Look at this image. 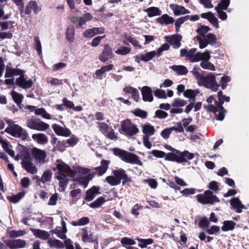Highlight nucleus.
<instances>
[{
  "instance_id": "c85d7f7f",
  "label": "nucleus",
  "mask_w": 249,
  "mask_h": 249,
  "mask_svg": "<svg viewBox=\"0 0 249 249\" xmlns=\"http://www.w3.org/2000/svg\"><path fill=\"white\" fill-rule=\"evenodd\" d=\"M100 188L97 186H93L86 192V199L87 201L92 200L97 194H100Z\"/></svg>"
},
{
  "instance_id": "f3484780",
  "label": "nucleus",
  "mask_w": 249,
  "mask_h": 249,
  "mask_svg": "<svg viewBox=\"0 0 249 249\" xmlns=\"http://www.w3.org/2000/svg\"><path fill=\"white\" fill-rule=\"evenodd\" d=\"M52 127L56 134L63 137H68L71 134V130L65 126H61L57 124H53Z\"/></svg>"
},
{
  "instance_id": "37998d69",
  "label": "nucleus",
  "mask_w": 249,
  "mask_h": 249,
  "mask_svg": "<svg viewBox=\"0 0 249 249\" xmlns=\"http://www.w3.org/2000/svg\"><path fill=\"white\" fill-rule=\"evenodd\" d=\"M66 36L67 40L70 42H72L74 40V29L72 26H69L67 28Z\"/></svg>"
},
{
  "instance_id": "e433bc0d",
  "label": "nucleus",
  "mask_w": 249,
  "mask_h": 249,
  "mask_svg": "<svg viewBox=\"0 0 249 249\" xmlns=\"http://www.w3.org/2000/svg\"><path fill=\"white\" fill-rule=\"evenodd\" d=\"M71 20L76 28H81L86 23V20H85L82 17H72L71 18Z\"/></svg>"
},
{
  "instance_id": "4468645a",
  "label": "nucleus",
  "mask_w": 249,
  "mask_h": 249,
  "mask_svg": "<svg viewBox=\"0 0 249 249\" xmlns=\"http://www.w3.org/2000/svg\"><path fill=\"white\" fill-rule=\"evenodd\" d=\"M41 10L36 1L31 0L26 4L25 8V13L27 15H29L33 11L35 14L38 13Z\"/></svg>"
},
{
  "instance_id": "5701e85b",
  "label": "nucleus",
  "mask_w": 249,
  "mask_h": 249,
  "mask_svg": "<svg viewBox=\"0 0 249 249\" xmlns=\"http://www.w3.org/2000/svg\"><path fill=\"white\" fill-rule=\"evenodd\" d=\"M141 92L144 101L149 102L153 101V97L152 94V90L150 87L147 86L142 87Z\"/></svg>"
},
{
  "instance_id": "7ed1b4c3",
  "label": "nucleus",
  "mask_w": 249,
  "mask_h": 249,
  "mask_svg": "<svg viewBox=\"0 0 249 249\" xmlns=\"http://www.w3.org/2000/svg\"><path fill=\"white\" fill-rule=\"evenodd\" d=\"M113 151L116 156L119 157L122 160L125 162L140 166L143 165L139 157L134 154L117 148H114Z\"/></svg>"
},
{
  "instance_id": "e2e57ef3",
  "label": "nucleus",
  "mask_w": 249,
  "mask_h": 249,
  "mask_svg": "<svg viewBox=\"0 0 249 249\" xmlns=\"http://www.w3.org/2000/svg\"><path fill=\"white\" fill-rule=\"evenodd\" d=\"M155 96L159 98L166 99L167 95L165 91L162 89H157L154 91Z\"/></svg>"
},
{
  "instance_id": "473e14b6",
  "label": "nucleus",
  "mask_w": 249,
  "mask_h": 249,
  "mask_svg": "<svg viewBox=\"0 0 249 249\" xmlns=\"http://www.w3.org/2000/svg\"><path fill=\"white\" fill-rule=\"evenodd\" d=\"M143 11L147 13V16L149 18L160 16L161 14V11L159 8L154 6L145 9Z\"/></svg>"
},
{
  "instance_id": "0e129e2a",
  "label": "nucleus",
  "mask_w": 249,
  "mask_h": 249,
  "mask_svg": "<svg viewBox=\"0 0 249 249\" xmlns=\"http://www.w3.org/2000/svg\"><path fill=\"white\" fill-rule=\"evenodd\" d=\"M98 125L100 130L104 134L107 133L110 129L108 124L105 123H98Z\"/></svg>"
},
{
  "instance_id": "20e7f679",
  "label": "nucleus",
  "mask_w": 249,
  "mask_h": 249,
  "mask_svg": "<svg viewBox=\"0 0 249 249\" xmlns=\"http://www.w3.org/2000/svg\"><path fill=\"white\" fill-rule=\"evenodd\" d=\"M6 122L9 124V126L5 129V132L11 134L14 137L21 138L23 140H27L29 138L27 132L21 126L13 124L11 120H8Z\"/></svg>"
},
{
  "instance_id": "6e6552de",
  "label": "nucleus",
  "mask_w": 249,
  "mask_h": 249,
  "mask_svg": "<svg viewBox=\"0 0 249 249\" xmlns=\"http://www.w3.org/2000/svg\"><path fill=\"white\" fill-rule=\"evenodd\" d=\"M197 199L198 202L203 204H213L219 201V199L209 190L205 191L203 194L198 195Z\"/></svg>"
},
{
  "instance_id": "f8f14e48",
  "label": "nucleus",
  "mask_w": 249,
  "mask_h": 249,
  "mask_svg": "<svg viewBox=\"0 0 249 249\" xmlns=\"http://www.w3.org/2000/svg\"><path fill=\"white\" fill-rule=\"evenodd\" d=\"M56 168L58 170V175L70 176H74V172L64 162L58 160H56Z\"/></svg>"
},
{
  "instance_id": "39448f33",
  "label": "nucleus",
  "mask_w": 249,
  "mask_h": 249,
  "mask_svg": "<svg viewBox=\"0 0 249 249\" xmlns=\"http://www.w3.org/2000/svg\"><path fill=\"white\" fill-rule=\"evenodd\" d=\"M74 172L83 175V176L79 177L75 179V180L84 186V188L88 186L89 181L92 179L95 175V173H90L91 170L90 169L81 167L76 168Z\"/></svg>"
},
{
  "instance_id": "4d7b16f0",
  "label": "nucleus",
  "mask_w": 249,
  "mask_h": 249,
  "mask_svg": "<svg viewBox=\"0 0 249 249\" xmlns=\"http://www.w3.org/2000/svg\"><path fill=\"white\" fill-rule=\"evenodd\" d=\"M24 195V193H19L17 195L9 197V200L10 202L16 203L18 202L22 198H23Z\"/></svg>"
},
{
  "instance_id": "bf43d9fd",
  "label": "nucleus",
  "mask_w": 249,
  "mask_h": 249,
  "mask_svg": "<svg viewBox=\"0 0 249 249\" xmlns=\"http://www.w3.org/2000/svg\"><path fill=\"white\" fill-rule=\"evenodd\" d=\"M2 147L7 151L10 156L12 157H14L15 156V152L12 149V146L8 143L7 141H6L2 145Z\"/></svg>"
},
{
  "instance_id": "3c124183",
  "label": "nucleus",
  "mask_w": 249,
  "mask_h": 249,
  "mask_svg": "<svg viewBox=\"0 0 249 249\" xmlns=\"http://www.w3.org/2000/svg\"><path fill=\"white\" fill-rule=\"evenodd\" d=\"M35 114L41 115L43 118L47 119H50L51 118L50 115L46 112L44 108L42 107L36 109Z\"/></svg>"
},
{
  "instance_id": "b1692460",
  "label": "nucleus",
  "mask_w": 249,
  "mask_h": 249,
  "mask_svg": "<svg viewBox=\"0 0 249 249\" xmlns=\"http://www.w3.org/2000/svg\"><path fill=\"white\" fill-rule=\"evenodd\" d=\"M176 153L179 155L180 163L185 162L188 160L193 159L195 157L194 154L190 153L187 150H185L182 152L178 150H176Z\"/></svg>"
},
{
  "instance_id": "ddd939ff",
  "label": "nucleus",
  "mask_w": 249,
  "mask_h": 249,
  "mask_svg": "<svg viewBox=\"0 0 249 249\" xmlns=\"http://www.w3.org/2000/svg\"><path fill=\"white\" fill-rule=\"evenodd\" d=\"M22 167L28 173L32 174H36L37 172V168L36 165L32 163L30 157H25L22 161Z\"/></svg>"
},
{
  "instance_id": "680f3d73",
  "label": "nucleus",
  "mask_w": 249,
  "mask_h": 249,
  "mask_svg": "<svg viewBox=\"0 0 249 249\" xmlns=\"http://www.w3.org/2000/svg\"><path fill=\"white\" fill-rule=\"evenodd\" d=\"M186 21V20L185 17H181L176 19V20L175 21V25L177 32H178L180 31L179 29L180 26Z\"/></svg>"
},
{
  "instance_id": "c756f323",
  "label": "nucleus",
  "mask_w": 249,
  "mask_h": 249,
  "mask_svg": "<svg viewBox=\"0 0 249 249\" xmlns=\"http://www.w3.org/2000/svg\"><path fill=\"white\" fill-rule=\"evenodd\" d=\"M174 21L175 19L174 18L166 14H163L157 19V22L161 25L172 24Z\"/></svg>"
},
{
  "instance_id": "ea45409f",
  "label": "nucleus",
  "mask_w": 249,
  "mask_h": 249,
  "mask_svg": "<svg viewBox=\"0 0 249 249\" xmlns=\"http://www.w3.org/2000/svg\"><path fill=\"white\" fill-rule=\"evenodd\" d=\"M142 132L144 135H147L148 137L153 135L155 132L154 126L149 124H146L142 126Z\"/></svg>"
},
{
  "instance_id": "a211bd4d",
  "label": "nucleus",
  "mask_w": 249,
  "mask_h": 249,
  "mask_svg": "<svg viewBox=\"0 0 249 249\" xmlns=\"http://www.w3.org/2000/svg\"><path fill=\"white\" fill-rule=\"evenodd\" d=\"M169 7L173 11L174 15L176 16L190 13V11L189 10L181 5L176 4H171Z\"/></svg>"
},
{
  "instance_id": "4be33fe9",
  "label": "nucleus",
  "mask_w": 249,
  "mask_h": 249,
  "mask_svg": "<svg viewBox=\"0 0 249 249\" xmlns=\"http://www.w3.org/2000/svg\"><path fill=\"white\" fill-rule=\"evenodd\" d=\"M201 17L202 18H206L212 23L216 29L219 28L218 19L215 17L214 15L211 12L202 13Z\"/></svg>"
},
{
  "instance_id": "72a5a7b5",
  "label": "nucleus",
  "mask_w": 249,
  "mask_h": 249,
  "mask_svg": "<svg viewBox=\"0 0 249 249\" xmlns=\"http://www.w3.org/2000/svg\"><path fill=\"white\" fill-rule=\"evenodd\" d=\"M68 176L62 175H56V178L59 180V189L60 191L64 192L65 190L68 183Z\"/></svg>"
},
{
  "instance_id": "774afa93",
  "label": "nucleus",
  "mask_w": 249,
  "mask_h": 249,
  "mask_svg": "<svg viewBox=\"0 0 249 249\" xmlns=\"http://www.w3.org/2000/svg\"><path fill=\"white\" fill-rule=\"evenodd\" d=\"M187 104L186 101L179 99H176L173 103L172 104V106L174 107H184Z\"/></svg>"
},
{
  "instance_id": "f257e3e1",
  "label": "nucleus",
  "mask_w": 249,
  "mask_h": 249,
  "mask_svg": "<svg viewBox=\"0 0 249 249\" xmlns=\"http://www.w3.org/2000/svg\"><path fill=\"white\" fill-rule=\"evenodd\" d=\"M24 71L18 69L7 68L5 73V83L7 85L13 86L16 83L22 89L30 88L33 82L31 79L27 80L24 76Z\"/></svg>"
},
{
  "instance_id": "aec40b11",
  "label": "nucleus",
  "mask_w": 249,
  "mask_h": 249,
  "mask_svg": "<svg viewBox=\"0 0 249 249\" xmlns=\"http://www.w3.org/2000/svg\"><path fill=\"white\" fill-rule=\"evenodd\" d=\"M104 31L105 29L103 27L89 29L83 33V36L86 38H91L97 34L104 33Z\"/></svg>"
},
{
  "instance_id": "cd10ccee",
  "label": "nucleus",
  "mask_w": 249,
  "mask_h": 249,
  "mask_svg": "<svg viewBox=\"0 0 249 249\" xmlns=\"http://www.w3.org/2000/svg\"><path fill=\"white\" fill-rule=\"evenodd\" d=\"M32 153L34 158L39 162H43L46 157V152L42 150L34 148L32 150Z\"/></svg>"
},
{
  "instance_id": "de8ad7c7",
  "label": "nucleus",
  "mask_w": 249,
  "mask_h": 249,
  "mask_svg": "<svg viewBox=\"0 0 249 249\" xmlns=\"http://www.w3.org/2000/svg\"><path fill=\"white\" fill-rule=\"evenodd\" d=\"M157 55V52L155 51L148 52L145 54H142V61L147 62L151 60L153 57Z\"/></svg>"
},
{
  "instance_id": "79ce46f5",
  "label": "nucleus",
  "mask_w": 249,
  "mask_h": 249,
  "mask_svg": "<svg viewBox=\"0 0 249 249\" xmlns=\"http://www.w3.org/2000/svg\"><path fill=\"white\" fill-rule=\"evenodd\" d=\"M136 240L139 242V247L142 249L146 248L147 245H151L154 242L153 240L151 238L144 239L137 237Z\"/></svg>"
},
{
  "instance_id": "a878e982",
  "label": "nucleus",
  "mask_w": 249,
  "mask_h": 249,
  "mask_svg": "<svg viewBox=\"0 0 249 249\" xmlns=\"http://www.w3.org/2000/svg\"><path fill=\"white\" fill-rule=\"evenodd\" d=\"M31 231L36 237L42 240H47L49 239L50 237V234L49 232L45 231L35 229H32Z\"/></svg>"
},
{
  "instance_id": "9d476101",
  "label": "nucleus",
  "mask_w": 249,
  "mask_h": 249,
  "mask_svg": "<svg viewBox=\"0 0 249 249\" xmlns=\"http://www.w3.org/2000/svg\"><path fill=\"white\" fill-rule=\"evenodd\" d=\"M27 126L32 129L43 131L49 128V125L39 119H29L27 121Z\"/></svg>"
},
{
  "instance_id": "13d9d810",
  "label": "nucleus",
  "mask_w": 249,
  "mask_h": 249,
  "mask_svg": "<svg viewBox=\"0 0 249 249\" xmlns=\"http://www.w3.org/2000/svg\"><path fill=\"white\" fill-rule=\"evenodd\" d=\"M131 51V49L127 47H121L116 50L115 52L119 55H126Z\"/></svg>"
},
{
  "instance_id": "f704fd0d",
  "label": "nucleus",
  "mask_w": 249,
  "mask_h": 249,
  "mask_svg": "<svg viewBox=\"0 0 249 249\" xmlns=\"http://www.w3.org/2000/svg\"><path fill=\"white\" fill-rule=\"evenodd\" d=\"M112 55V52L111 48L108 45H106L104 49L102 54L100 56V60L105 62L108 59L111 58Z\"/></svg>"
},
{
  "instance_id": "a19ab883",
  "label": "nucleus",
  "mask_w": 249,
  "mask_h": 249,
  "mask_svg": "<svg viewBox=\"0 0 249 249\" xmlns=\"http://www.w3.org/2000/svg\"><path fill=\"white\" fill-rule=\"evenodd\" d=\"M235 223L233 221H225L223 222V225L221 227V229L224 231H232L234 229Z\"/></svg>"
},
{
  "instance_id": "1a4fd4ad",
  "label": "nucleus",
  "mask_w": 249,
  "mask_h": 249,
  "mask_svg": "<svg viewBox=\"0 0 249 249\" xmlns=\"http://www.w3.org/2000/svg\"><path fill=\"white\" fill-rule=\"evenodd\" d=\"M121 129L123 134L130 136L135 135L139 132L136 125L133 124L129 120L122 122Z\"/></svg>"
},
{
  "instance_id": "58836bf2",
  "label": "nucleus",
  "mask_w": 249,
  "mask_h": 249,
  "mask_svg": "<svg viewBox=\"0 0 249 249\" xmlns=\"http://www.w3.org/2000/svg\"><path fill=\"white\" fill-rule=\"evenodd\" d=\"M81 236L82 240L84 242H92L94 240L92 234L91 233H89L85 229H82Z\"/></svg>"
},
{
  "instance_id": "bb28decb",
  "label": "nucleus",
  "mask_w": 249,
  "mask_h": 249,
  "mask_svg": "<svg viewBox=\"0 0 249 249\" xmlns=\"http://www.w3.org/2000/svg\"><path fill=\"white\" fill-rule=\"evenodd\" d=\"M34 141L40 144H45L48 142V137L43 133L34 134L32 136Z\"/></svg>"
},
{
  "instance_id": "49530a36",
  "label": "nucleus",
  "mask_w": 249,
  "mask_h": 249,
  "mask_svg": "<svg viewBox=\"0 0 249 249\" xmlns=\"http://www.w3.org/2000/svg\"><path fill=\"white\" fill-rule=\"evenodd\" d=\"M15 26L14 21H9L0 22V30L1 31L6 30L9 28H11Z\"/></svg>"
},
{
  "instance_id": "2eb2a0df",
  "label": "nucleus",
  "mask_w": 249,
  "mask_h": 249,
  "mask_svg": "<svg viewBox=\"0 0 249 249\" xmlns=\"http://www.w3.org/2000/svg\"><path fill=\"white\" fill-rule=\"evenodd\" d=\"M61 226L57 227L53 231V233H55L58 237L62 239H66L65 233L67 232V229L66 224L63 217H61Z\"/></svg>"
},
{
  "instance_id": "6ab92c4d",
  "label": "nucleus",
  "mask_w": 249,
  "mask_h": 249,
  "mask_svg": "<svg viewBox=\"0 0 249 249\" xmlns=\"http://www.w3.org/2000/svg\"><path fill=\"white\" fill-rule=\"evenodd\" d=\"M113 174L116 177L117 179H119L120 180V182H121V180H123V184H124V183L126 182H131V179L128 177L127 175L125 173V171L123 169H117L113 170Z\"/></svg>"
},
{
  "instance_id": "864d4df0",
  "label": "nucleus",
  "mask_w": 249,
  "mask_h": 249,
  "mask_svg": "<svg viewBox=\"0 0 249 249\" xmlns=\"http://www.w3.org/2000/svg\"><path fill=\"white\" fill-rule=\"evenodd\" d=\"M12 96L14 101L18 105H19L21 104L23 98V96L22 94L15 91L12 92Z\"/></svg>"
},
{
  "instance_id": "9b49d317",
  "label": "nucleus",
  "mask_w": 249,
  "mask_h": 249,
  "mask_svg": "<svg viewBox=\"0 0 249 249\" xmlns=\"http://www.w3.org/2000/svg\"><path fill=\"white\" fill-rule=\"evenodd\" d=\"M199 44L200 49H204L207 46L208 44L213 45L216 42V36L212 33H209L204 37L197 36L196 37Z\"/></svg>"
},
{
  "instance_id": "338daca9",
  "label": "nucleus",
  "mask_w": 249,
  "mask_h": 249,
  "mask_svg": "<svg viewBox=\"0 0 249 249\" xmlns=\"http://www.w3.org/2000/svg\"><path fill=\"white\" fill-rule=\"evenodd\" d=\"M210 30V28L207 26H201L198 28L197 29V32L199 35L202 36V37H204V35Z\"/></svg>"
},
{
  "instance_id": "09e8293b",
  "label": "nucleus",
  "mask_w": 249,
  "mask_h": 249,
  "mask_svg": "<svg viewBox=\"0 0 249 249\" xmlns=\"http://www.w3.org/2000/svg\"><path fill=\"white\" fill-rule=\"evenodd\" d=\"M26 233V231L23 230H12L9 231L8 234L10 238H15L23 236Z\"/></svg>"
},
{
  "instance_id": "c9c22d12",
  "label": "nucleus",
  "mask_w": 249,
  "mask_h": 249,
  "mask_svg": "<svg viewBox=\"0 0 249 249\" xmlns=\"http://www.w3.org/2000/svg\"><path fill=\"white\" fill-rule=\"evenodd\" d=\"M47 242L50 248H53L56 249H62L64 247L63 243L57 239H49Z\"/></svg>"
},
{
  "instance_id": "0eeeda50",
  "label": "nucleus",
  "mask_w": 249,
  "mask_h": 249,
  "mask_svg": "<svg viewBox=\"0 0 249 249\" xmlns=\"http://www.w3.org/2000/svg\"><path fill=\"white\" fill-rule=\"evenodd\" d=\"M199 85L210 89L213 91H216L219 87V85L216 81L215 75L211 72L207 76H203Z\"/></svg>"
},
{
  "instance_id": "5fc2aeb1",
  "label": "nucleus",
  "mask_w": 249,
  "mask_h": 249,
  "mask_svg": "<svg viewBox=\"0 0 249 249\" xmlns=\"http://www.w3.org/2000/svg\"><path fill=\"white\" fill-rule=\"evenodd\" d=\"M200 70V69L199 68L195 67V68H194L193 70L191 71V72L193 74V76L197 80L198 84L200 83V81L202 80V78L203 77V76H202L199 72Z\"/></svg>"
},
{
  "instance_id": "8fccbe9b",
  "label": "nucleus",
  "mask_w": 249,
  "mask_h": 249,
  "mask_svg": "<svg viewBox=\"0 0 249 249\" xmlns=\"http://www.w3.org/2000/svg\"><path fill=\"white\" fill-rule=\"evenodd\" d=\"M89 222V219L88 217H83L78 221H72L71 224L74 226H82L87 225Z\"/></svg>"
},
{
  "instance_id": "2f4dec72",
  "label": "nucleus",
  "mask_w": 249,
  "mask_h": 249,
  "mask_svg": "<svg viewBox=\"0 0 249 249\" xmlns=\"http://www.w3.org/2000/svg\"><path fill=\"white\" fill-rule=\"evenodd\" d=\"M109 163V160H103L101 162V165L95 168L99 176H102L106 172Z\"/></svg>"
},
{
  "instance_id": "393cba45",
  "label": "nucleus",
  "mask_w": 249,
  "mask_h": 249,
  "mask_svg": "<svg viewBox=\"0 0 249 249\" xmlns=\"http://www.w3.org/2000/svg\"><path fill=\"white\" fill-rule=\"evenodd\" d=\"M203 53H208L209 54V58L207 59H202L199 61H202L200 63V66L204 69H207L211 71H215L214 66L209 61L211 58L210 52L206 51Z\"/></svg>"
},
{
  "instance_id": "412c9836",
  "label": "nucleus",
  "mask_w": 249,
  "mask_h": 249,
  "mask_svg": "<svg viewBox=\"0 0 249 249\" xmlns=\"http://www.w3.org/2000/svg\"><path fill=\"white\" fill-rule=\"evenodd\" d=\"M181 38V36L180 35H174L166 37L167 41L173 46L175 49H178L181 46L180 41Z\"/></svg>"
},
{
  "instance_id": "dca6fc26",
  "label": "nucleus",
  "mask_w": 249,
  "mask_h": 249,
  "mask_svg": "<svg viewBox=\"0 0 249 249\" xmlns=\"http://www.w3.org/2000/svg\"><path fill=\"white\" fill-rule=\"evenodd\" d=\"M6 244L11 249H18L24 248L26 242L21 239L9 240L6 241Z\"/></svg>"
},
{
  "instance_id": "f03ea898",
  "label": "nucleus",
  "mask_w": 249,
  "mask_h": 249,
  "mask_svg": "<svg viewBox=\"0 0 249 249\" xmlns=\"http://www.w3.org/2000/svg\"><path fill=\"white\" fill-rule=\"evenodd\" d=\"M223 97L222 101L218 102L214 99L213 96H211L207 99V104L204 105L206 110L214 113L216 119L219 121L223 120L225 117L224 113L226 112V110L222 106L224 102L225 101L229 102L230 100V98L229 96L224 95Z\"/></svg>"
},
{
  "instance_id": "69168bd1",
  "label": "nucleus",
  "mask_w": 249,
  "mask_h": 249,
  "mask_svg": "<svg viewBox=\"0 0 249 249\" xmlns=\"http://www.w3.org/2000/svg\"><path fill=\"white\" fill-rule=\"evenodd\" d=\"M48 83L50 84L52 86H57L62 84V80H59L57 78H48L47 79Z\"/></svg>"
},
{
  "instance_id": "a18cd8bd",
  "label": "nucleus",
  "mask_w": 249,
  "mask_h": 249,
  "mask_svg": "<svg viewBox=\"0 0 249 249\" xmlns=\"http://www.w3.org/2000/svg\"><path fill=\"white\" fill-rule=\"evenodd\" d=\"M165 160L168 161H176L180 163V160H179V155H176L175 153H169L166 154L165 156Z\"/></svg>"
},
{
  "instance_id": "7c9ffc66",
  "label": "nucleus",
  "mask_w": 249,
  "mask_h": 249,
  "mask_svg": "<svg viewBox=\"0 0 249 249\" xmlns=\"http://www.w3.org/2000/svg\"><path fill=\"white\" fill-rule=\"evenodd\" d=\"M230 204L235 210L236 212L238 213H241L242 209L244 207L240 200L237 197L231 199L230 201Z\"/></svg>"
},
{
  "instance_id": "423d86ee",
  "label": "nucleus",
  "mask_w": 249,
  "mask_h": 249,
  "mask_svg": "<svg viewBox=\"0 0 249 249\" xmlns=\"http://www.w3.org/2000/svg\"><path fill=\"white\" fill-rule=\"evenodd\" d=\"M196 49H191L189 51L185 49L180 50V56L181 57H186L192 62H196L199 61L202 59H207L209 58L208 53H196Z\"/></svg>"
},
{
  "instance_id": "c03bdc74",
  "label": "nucleus",
  "mask_w": 249,
  "mask_h": 249,
  "mask_svg": "<svg viewBox=\"0 0 249 249\" xmlns=\"http://www.w3.org/2000/svg\"><path fill=\"white\" fill-rule=\"evenodd\" d=\"M66 1L72 12H79L78 9L76 8V5L79 4L81 2V0H66Z\"/></svg>"
},
{
  "instance_id": "603ef678",
  "label": "nucleus",
  "mask_w": 249,
  "mask_h": 249,
  "mask_svg": "<svg viewBox=\"0 0 249 249\" xmlns=\"http://www.w3.org/2000/svg\"><path fill=\"white\" fill-rule=\"evenodd\" d=\"M106 181L111 186H116L120 184V180L116 176H110L106 178Z\"/></svg>"
},
{
  "instance_id": "4c0bfd02",
  "label": "nucleus",
  "mask_w": 249,
  "mask_h": 249,
  "mask_svg": "<svg viewBox=\"0 0 249 249\" xmlns=\"http://www.w3.org/2000/svg\"><path fill=\"white\" fill-rule=\"evenodd\" d=\"M171 68L178 75H185L188 71L187 68L182 65H173Z\"/></svg>"
},
{
  "instance_id": "052dcab7",
  "label": "nucleus",
  "mask_w": 249,
  "mask_h": 249,
  "mask_svg": "<svg viewBox=\"0 0 249 249\" xmlns=\"http://www.w3.org/2000/svg\"><path fill=\"white\" fill-rule=\"evenodd\" d=\"M230 4V0H221L215 7L223 10H227Z\"/></svg>"
},
{
  "instance_id": "6e6d98bb",
  "label": "nucleus",
  "mask_w": 249,
  "mask_h": 249,
  "mask_svg": "<svg viewBox=\"0 0 249 249\" xmlns=\"http://www.w3.org/2000/svg\"><path fill=\"white\" fill-rule=\"evenodd\" d=\"M105 202V199L103 197H100L97 198L94 202H92L90 204V207L92 208H98L100 207Z\"/></svg>"
}]
</instances>
